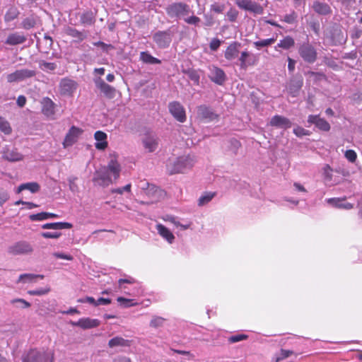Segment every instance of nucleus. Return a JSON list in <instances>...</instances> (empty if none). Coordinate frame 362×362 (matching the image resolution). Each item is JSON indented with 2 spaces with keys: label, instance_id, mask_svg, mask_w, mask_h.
<instances>
[{
  "label": "nucleus",
  "instance_id": "obj_1",
  "mask_svg": "<svg viewBox=\"0 0 362 362\" xmlns=\"http://www.w3.org/2000/svg\"><path fill=\"white\" fill-rule=\"evenodd\" d=\"M167 15L171 18L183 19L192 12L188 4L178 1L169 4L165 8Z\"/></svg>",
  "mask_w": 362,
  "mask_h": 362
},
{
  "label": "nucleus",
  "instance_id": "obj_2",
  "mask_svg": "<svg viewBox=\"0 0 362 362\" xmlns=\"http://www.w3.org/2000/svg\"><path fill=\"white\" fill-rule=\"evenodd\" d=\"M298 54L304 62L309 64H313L317 59V50L309 42H303L299 46Z\"/></svg>",
  "mask_w": 362,
  "mask_h": 362
},
{
  "label": "nucleus",
  "instance_id": "obj_3",
  "mask_svg": "<svg viewBox=\"0 0 362 362\" xmlns=\"http://www.w3.org/2000/svg\"><path fill=\"white\" fill-rule=\"evenodd\" d=\"M33 252L32 245L25 240H20L8 248V252L13 255H30Z\"/></svg>",
  "mask_w": 362,
  "mask_h": 362
},
{
  "label": "nucleus",
  "instance_id": "obj_4",
  "mask_svg": "<svg viewBox=\"0 0 362 362\" xmlns=\"http://www.w3.org/2000/svg\"><path fill=\"white\" fill-rule=\"evenodd\" d=\"M237 6L243 10L249 11L254 15H262L264 8L259 4L252 0H235Z\"/></svg>",
  "mask_w": 362,
  "mask_h": 362
},
{
  "label": "nucleus",
  "instance_id": "obj_5",
  "mask_svg": "<svg viewBox=\"0 0 362 362\" xmlns=\"http://www.w3.org/2000/svg\"><path fill=\"white\" fill-rule=\"evenodd\" d=\"M153 40L160 48L169 47L172 41V34L170 30L158 31L153 35Z\"/></svg>",
  "mask_w": 362,
  "mask_h": 362
},
{
  "label": "nucleus",
  "instance_id": "obj_6",
  "mask_svg": "<svg viewBox=\"0 0 362 362\" xmlns=\"http://www.w3.org/2000/svg\"><path fill=\"white\" fill-rule=\"evenodd\" d=\"M36 75V71L27 69L16 70V71L9 74L6 76L8 83H14L23 81L26 78H32Z\"/></svg>",
  "mask_w": 362,
  "mask_h": 362
},
{
  "label": "nucleus",
  "instance_id": "obj_7",
  "mask_svg": "<svg viewBox=\"0 0 362 362\" xmlns=\"http://www.w3.org/2000/svg\"><path fill=\"white\" fill-rule=\"evenodd\" d=\"M77 87L78 83L75 81L64 78L59 83V92L62 95L72 96Z\"/></svg>",
  "mask_w": 362,
  "mask_h": 362
},
{
  "label": "nucleus",
  "instance_id": "obj_8",
  "mask_svg": "<svg viewBox=\"0 0 362 362\" xmlns=\"http://www.w3.org/2000/svg\"><path fill=\"white\" fill-rule=\"evenodd\" d=\"M83 130L76 126H72L66 133L64 139L63 141L62 145L64 148H66L69 146H71L74 144L79 136L82 134Z\"/></svg>",
  "mask_w": 362,
  "mask_h": 362
},
{
  "label": "nucleus",
  "instance_id": "obj_9",
  "mask_svg": "<svg viewBox=\"0 0 362 362\" xmlns=\"http://www.w3.org/2000/svg\"><path fill=\"white\" fill-rule=\"evenodd\" d=\"M169 111L174 118L180 122L186 121V113L184 107L177 101L170 103L168 105Z\"/></svg>",
  "mask_w": 362,
  "mask_h": 362
},
{
  "label": "nucleus",
  "instance_id": "obj_10",
  "mask_svg": "<svg viewBox=\"0 0 362 362\" xmlns=\"http://www.w3.org/2000/svg\"><path fill=\"white\" fill-rule=\"evenodd\" d=\"M2 158L8 162H18L23 160V155L16 148L5 146L2 151Z\"/></svg>",
  "mask_w": 362,
  "mask_h": 362
},
{
  "label": "nucleus",
  "instance_id": "obj_11",
  "mask_svg": "<svg viewBox=\"0 0 362 362\" xmlns=\"http://www.w3.org/2000/svg\"><path fill=\"white\" fill-rule=\"evenodd\" d=\"M110 160L106 167L107 172L112 174L114 180H117L119 177L121 166L117 161V156L116 154H110Z\"/></svg>",
  "mask_w": 362,
  "mask_h": 362
},
{
  "label": "nucleus",
  "instance_id": "obj_12",
  "mask_svg": "<svg viewBox=\"0 0 362 362\" xmlns=\"http://www.w3.org/2000/svg\"><path fill=\"white\" fill-rule=\"evenodd\" d=\"M198 117L206 122H211L218 118V115L214 112L209 107L202 105L197 107Z\"/></svg>",
  "mask_w": 362,
  "mask_h": 362
},
{
  "label": "nucleus",
  "instance_id": "obj_13",
  "mask_svg": "<svg viewBox=\"0 0 362 362\" xmlns=\"http://www.w3.org/2000/svg\"><path fill=\"white\" fill-rule=\"evenodd\" d=\"M95 83L96 87L104 94L106 98L112 99L115 96V88L106 83L101 78L95 79Z\"/></svg>",
  "mask_w": 362,
  "mask_h": 362
},
{
  "label": "nucleus",
  "instance_id": "obj_14",
  "mask_svg": "<svg viewBox=\"0 0 362 362\" xmlns=\"http://www.w3.org/2000/svg\"><path fill=\"white\" fill-rule=\"evenodd\" d=\"M308 122L315 124L317 128L323 132H329L331 128L329 122L324 118L320 117L319 115H309Z\"/></svg>",
  "mask_w": 362,
  "mask_h": 362
},
{
  "label": "nucleus",
  "instance_id": "obj_15",
  "mask_svg": "<svg viewBox=\"0 0 362 362\" xmlns=\"http://www.w3.org/2000/svg\"><path fill=\"white\" fill-rule=\"evenodd\" d=\"M64 33L66 35L74 39L75 42H81L87 37V33L85 30L81 31L71 26H66L64 28Z\"/></svg>",
  "mask_w": 362,
  "mask_h": 362
},
{
  "label": "nucleus",
  "instance_id": "obj_16",
  "mask_svg": "<svg viewBox=\"0 0 362 362\" xmlns=\"http://www.w3.org/2000/svg\"><path fill=\"white\" fill-rule=\"evenodd\" d=\"M239 62L240 69H246L248 66H254L257 59L255 55L250 54L247 51H244L241 52Z\"/></svg>",
  "mask_w": 362,
  "mask_h": 362
},
{
  "label": "nucleus",
  "instance_id": "obj_17",
  "mask_svg": "<svg viewBox=\"0 0 362 362\" xmlns=\"http://www.w3.org/2000/svg\"><path fill=\"white\" fill-rule=\"evenodd\" d=\"M42 112L47 117H53L55 114V103L48 97L43 98L41 101Z\"/></svg>",
  "mask_w": 362,
  "mask_h": 362
},
{
  "label": "nucleus",
  "instance_id": "obj_18",
  "mask_svg": "<svg viewBox=\"0 0 362 362\" xmlns=\"http://www.w3.org/2000/svg\"><path fill=\"white\" fill-rule=\"evenodd\" d=\"M269 125L282 129H288L291 127V122L286 117L281 115H274L269 122Z\"/></svg>",
  "mask_w": 362,
  "mask_h": 362
},
{
  "label": "nucleus",
  "instance_id": "obj_19",
  "mask_svg": "<svg viewBox=\"0 0 362 362\" xmlns=\"http://www.w3.org/2000/svg\"><path fill=\"white\" fill-rule=\"evenodd\" d=\"M74 326L79 327L83 329L97 327L100 325V321L97 319L84 317L79 319L77 322L71 323Z\"/></svg>",
  "mask_w": 362,
  "mask_h": 362
},
{
  "label": "nucleus",
  "instance_id": "obj_20",
  "mask_svg": "<svg viewBox=\"0 0 362 362\" xmlns=\"http://www.w3.org/2000/svg\"><path fill=\"white\" fill-rule=\"evenodd\" d=\"M312 8L317 14L320 16H328L332 13V10L328 4L320 1H315Z\"/></svg>",
  "mask_w": 362,
  "mask_h": 362
},
{
  "label": "nucleus",
  "instance_id": "obj_21",
  "mask_svg": "<svg viewBox=\"0 0 362 362\" xmlns=\"http://www.w3.org/2000/svg\"><path fill=\"white\" fill-rule=\"evenodd\" d=\"M45 354L36 349H30L23 358V362H42Z\"/></svg>",
  "mask_w": 362,
  "mask_h": 362
},
{
  "label": "nucleus",
  "instance_id": "obj_22",
  "mask_svg": "<svg viewBox=\"0 0 362 362\" xmlns=\"http://www.w3.org/2000/svg\"><path fill=\"white\" fill-rule=\"evenodd\" d=\"M327 203L332 206L346 210H349L354 208V204L346 202V197L342 198H330L327 199Z\"/></svg>",
  "mask_w": 362,
  "mask_h": 362
},
{
  "label": "nucleus",
  "instance_id": "obj_23",
  "mask_svg": "<svg viewBox=\"0 0 362 362\" xmlns=\"http://www.w3.org/2000/svg\"><path fill=\"white\" fill-rule=\"evenodd\" d=\"M95 139L98 141L95 144V147L98 150H105L108 145L107 141V134L102 131H97L94 134Z\"/></svg>",
  "mask_w": 362,
  "mask_h": 362
},
{
  "label": "nucleus",
  "instance_id": "obj_24",
  "mask_svg": "<svg viewBox=\"0 0 362 362\" xmlns=\"http://www.w3.org/2000/svg\"><path fill=\"white\" fill-rule=\"evenodd\" d=\"M240 43L238 42H233L230 44L225 52H224V57L228 60H233L235 58H236L239 54V47Z\"/></svg>",
  "mask_w": 362,
  "mask_h": 362
},
{
  "label": "nucleus",
  "instance_id": "obj_25",
  "mask_svg": "<svg viewBox=\"0 0 362 362\" xmlns=\"http://www.w3.org/2000/svg\"><path fill=\"white\" fill-rule=\"evenodd\" d=\"M212 76L211 79L214 83L222 85L226 81V74L224 71L218 67H214L211 70Z\"/></svg>",
  "mask_w": 362,
  "mask_h": 362
},
{
  "label": "nucleus",
  "instance_id": "obj_26",
  "mask_svg": "<svg viewBox=\"0 0 362 362\" xmlns=\"http://www.w3.org/2000/svg\"><path fill=\"white\" fill-rule=\"evenodd\" d=\"M73 227L71 223L68 222H55V223H47L42 226L43 229H52V230H62V229H70Z\"/></svg>",
  "mask_w": 362,
  "mask_h": 362
},
{
  "label": "nucleus",
  "instance_id": "obj_27",
  "mask_svg": "<svg viewBox=\"0 0 362 362\" xmlns=\"http://www.w3.org/2000/svg\"><path fill=\"white\" fill-rule=\"evenodd\" d=\"M156 228L159 235L165 239L169 243H172L173 242L175 236L168 228L159 223L156 226Z\"/></svg>",
  "mask_w": 362,
  "mask_h": 362
},
{
  "label": "nucleus",
  "instance_id": "obj_28",
  "mask_svg": "<svg viewBox=\"0 0 362 362\" xmlns=\"http://www.w3.org/2000/svg\"><path fill=\"white\" fill-rule=\"evenodd\" d=\"M25 41H26V37L24 35H20L18 33H14L10 34L8 36V37L6 40V44L10 45H19V44H23Z\"/></svg>",
  "mask_w": 362,
  "mask_h": 362
},
{
  "label": "nucleus",
  "instance_id": "obj_29",
  "mask_svg": "<svg viewBox=\"0 0 362 362\" xmlns=\"http://www.w3.org/2000/svg\"><path fill=\"white\" fill-rule=\"evenodd\" d=\"M40 189V186L37 182H27L20 185L17 189L16 193L19 194L23 190L27 189L31 192L32 193H36Z\"/></svg>",
  "mask_w": 362,
  "mask_h": 362
},
{
  "label": "nucleus",
  "instance_id": "obj_30",
  "mask_svg": "<svg viewBox=\"0 0 362 362\" xmlns=\"http://www.w3.org/2000/svg\"><path fill=\"white\" fill-rule=\"evenodd\" d=\"M143 144L148 152H153L158 147V139L153 136H147L143 140Z\"/></svg>",
  "mask_w": 362,
  "mask_h": 362
},
{
  "label": "nucleus",
  "instance_id": "obj_31",
  "mask_svg": "<svg viewBox=\"0 0 362 362\" xmlns=\"http://www.w3.org/2000/svg\"><path fill=\"white\" fill-rule=\"evenodd\" d=\"M131 345V341L124 339L121 337H115L108 341V346L110 348H114L117 346H129Z\"/></svg>",
  "mask_w": 362,
  "mask_h": 362
},
{
  "label": "nucleus",
  "instance_id": "obj_32",
  "mask_svg": "<svg viewBox=\"0 0 362 362\" xmlns=\"http://www.w3.org/2000/svg\"><path fill=\"white\" fill-rule=\"evenodd\" d=\"M80 22L83 25H91L95 23V19L93 13L91 11H87L83 13L80 17Z\"/></svg>",
  "mask_w": 362,
  "mask_h": 362
},
{
  "label": "nucleus",
  "instance_id": "obj_33",
  "mask_svg": "<svg viewBox=\"0 0 362 362\" xmlns=\"http://www.w3.org/2000/svg\"><path fill=\"white\" fill-rule=\"evenodd\" d=\"M140 60L148 64H160L161 61L154 57L148 52H141L140 53Z\"/></svg>",
  "mask_w": 362,
  "mask_h": 362
},
{
  "label": "nucleus",
  "instance_id": "obj_34",
  "mask_svg": "<svg viewBox=\"0 0 362 362\" xmlns=\"http://www.w3.org/2000/svg\"><path fill=\"white\" fill-rule=\"evenodd\" d=\"M294 45H295L294 39L292 37L288 35L279 41V42L275 47V49H276L279 47V48H282L284 49H288L293 47Z\"/></svg>",
  "mask_w": 362,
  "mask_h": 362
},
{
  "label": "nucleus",
  "instance_id": "obj_35",
  "mask_svg": "<svg viewBox=\"0 0 362 362\" xmlns=\"http://www.w3.org/2000/svg\"><path fill=\"white\" fill-rule=\"evenodd\" d=\"M44 275L42 274H23L19 276L18 283L19 282H32L35 279L40 278L41 279H44Z\"/></svg>",
  "mask_w": 362,
  "mask_h": 362
},
{
  "label": "nucleus",
  "instance_id": "obj_36",
  "mask_svg": "<svg viewBox=\"0 0 362 362\" xmlns=\"http://www.w3.org/2000/svg\"><path fill=\"white\" fill-rule=\"evenodd\" d=\"M216 192H206L198 199V205L199 206L208 204L216 196Z\"/></svg>",
  "mask_w": 362,
  "mask_h": 362
},
{
  "label": "nucleus",
  "instance_id": "obj_37",
  "mask_svg": "<svg viewBox=\"0 0 362 362\" xmlns=\"http://www.w3.org/2000/svg\"><path fill=\"white\" fill-rule=\"evenodd\" d=\"M37 24L36 17L30 16L24 18L21 23L22 27L25 30H30L34 28Z\"/></svg>",
  "mask_w": 362,
  "mask_h": 362
},
{
  "label": "nucleus",
  "instance_id": "obj_38",
  "mask_svg": "<svg viewBox=\"0 0 362 362\" xmlns=\"http://www.w3.org/2000/svg\"><path fill=\"white\" fill-rule=\"evenodd\" d=\"M0 131L6 135H9L12 132L10 123L3 117H0Z\"/></svg>",
  "mask_w": 362,
  "mask_h": 362
},
{
  "label": "nucleus",
  "instance_id": "obj_39",
  "mask_svg": "<svg viewBox=\"0 0 362 362\" xmlns=\"http://www.w3.org/2000/svg\"><path fill=\"white\" fill-rule=\"evenodd\" d=\"M141 188L145 191L146 194L149 197L153 196V194L158 192L160 190L159 188L156 185L149 184L148 182L144 183Z\"/></svg>",
  "mask_w": 362,
  "mask_h": 362
},
{
  "label": "nucleus",
  "instance_id": "obj_40",
  "mask_svg": "<svg viewBox=\"0 0 362 362\" xmlns=\"http://www.w3.org/2000/svg\"><path fill=\"white\" fill-rule=\"evenodd\" d=\"M19 12L16 8H9L4 16V21L10 22L16 19L18 16Z\"/></svg>",
  "mask_w": 362,
  "mask_h": 362
},
{
  "label": "nucleus",
  "instance_id": "obj_41",
  "mask_svg": "<svg viewBox=\"0 0 362 362\" xmlns=\"http://www.w3.org/2000/svg\"><path fill=\"white\" fill-rule=\"evenodd\" d=\"M117 300L120 305L124 308H129L138 305V303H134L132 299H128L124 297H118Z\"/></svg>",
  "mask_w": 362,
  "mask_h": 362
},
{
  "label": "nucleus",
  "instance_id": "obj_42",
  "mask_svg": "<svg viewBox=\"0 0 362 362\" xmlns=\"http://www.w3.org/2000/svg\"><path fill=\"white\" fill-rule=\"evenodd\" d=\"M238 11L233 7H231L226 13L228 20L231 23L235 22L238 19Z\"/></svg>",
  "mask_w": 362,
  "mask_h": 362
},
{
  "label": "nucleus",
  "instance_id": "obj_43",
  "mask_svg": "<svg viewBox=\"0 0 362 362\" xmlns=\"http://www.w3.org/2000/svg\"><path fill=\"white\" fill-rule=\"evenodd\" d=\"M275 41V38H268L262 40L256 41L254 42V45L257 48L267 47L273 44Z\"/></svg>",
  "mask_w": 362,
  "mask_h": 362
},
{
  "label": "nucleus",
  "instance_id": "obj_44",
  "mask_svg": "<svg viewBox=\"0 0 362 362\" xmlns=\"http://www.w3.org/2000/svg\"><path fill=\"white\" fill-rule=\"evenodd\" d=\"M10 199L9 193L4 188L0 187V207L6 203Z\"/></svg>",
  "mask_w": 362,
  "mask_h": 362
},
{
  "label": "nucleus",
  "instance_id": "obj_45",
  "mask_svg": "<svg viewBox=\"0 0 362 362\" xmlns=\"http://www.w3.org/2000/svg\"><path fill=\"white\" fill-rule=\"evenodd\" d=\"M50 291L49 287L42 288L37 290H30L28 291V293L30 296H42L48 293Z\"/></svg>",
  "mask_w": 362,
  "mask_h": 362
},
{
  "label": "nucleus",
  "instance_id": "obj_46",
  "mask_svg": "<svg viewBox=\"0 0 362 362\" xmlns=\"http://www.w3.org/2000/svg\"><path fill=\"white\" fill-rule=\"evenodd\" d=\"M248 339V335L245 334H240L236 335H233L228 338V341L230 344L236 343L240 341L246 340Z\"/></svg>",
  "mask_w": 362,
  "mask_h": 362
},
{
  "label": "nucleus",
  "instance_id": "obj_47",
  "mask_svg": "<svg viewBox=\"0 0 362 362\" xmlns=\"http://www.w3.org/2000/svg\"><path fill=\"white\" fill-rule=\"evenodd\" d=\"M303 86V81H299L296 82V84H293L290 86L289 92L292 95L293 97H296L297 95L298 92L300 90Z\"/></svg>",
  "mask_w": 362,
  "mask_h": 362
},
{
  "label": "nucleus",
  "instance_id": "obj_48",
  "mask_svg": "<svg viewBox=\"0 0 362 362\" xmlns=\"http://www.w3.org/2000/svg\"><path fill=\"white\" fill-rule=\"evenodd\" d=\"M297 20V14L295 11H292L288 14H286L284 17V21L288 24H293L296 22Z\"/></svg>",
  "mask_w": 362,
  "mask_h": 362
},
{
  "label": "nucleus",
  "instance_id": "obj_49",
  "mask_svg": "<svg viewBox=\"0 0 362 362\" xmlns=\"http://www.w3.org/2000/svg\"><path fill=\"white\" fill-rule=\"evenodd\" d=\"M323 176L326 182H329L332 179V169L329 165L323 168Z\"/></svg>",
  "mask_w": 362,
  "mask_h": 362
},
{
  "label": "nucleus",
  "instance_id": "obj_50",
  "mask_svg": "<svg viewBox=\"0 0 362 362\" xmlns=\"http://www.w3.org/2000/svg\"><path fill=\"white\" fill-rule=\"evenodd\" d=\"M184 21L189 25H197L200 22L201 19L196 16H186L183 18Z\"/></svg>",
  "mask_w": 362,
  "mask_h": 362
},
{
  "label": "nucleus",
  "instance_id": "obj_51",
  "mask_svg": "<svg viewBox=\"0 0 362 362\" xmlns=\"http://www.w3.org/2000/svg\"><path fill=\"white\" fill-rule=\"evenodd\" d=\"M46 212H40L35 214L30 215L29 218L33 221H40L47 219Z\"/></svg>",
  "mask_w": 362,
  "mask_h": 362
},
{
  "label": "nucleus",
  "instance_id": "obj_52",
  "mask_svg": "<svg viewBox=\"0 0 362 362\" xmlns=\"http://www.w3.org/2000/svg\"><path fill=\"white\" fill-rule=\"evenodd\" d=\"M344 156L351 163H354L357 158V154L354 150L346 151Z\"/></svg>",
  "mask_w": 362,
  "mask_h": 362
},
{
  "label": "nucleus",
  "instance_id": "obj_53",
  "mask_svg": "<svg viewBox=\"0 0 362 362\" xmlns=\"http://www.w3.org/2000/svg\"><path fill=\"white\" fill-rule=\"evenodd\" d=\"M165 319L161 317H154L150 322V326L153 327H158L162 326Z\"/></svg>",
  "mask_w": 362,
  "mask_h": 362
},
{
  "label": "nucleus",
  "instance_id": "obj_54",
  "mask_svg": "<svg viewBox=\"0 0 362 362\" xmlns=\"http://www.w3.org/2000/svg\"><path fill=\"white\" fill-rule=\"evenodd\" d=\"M225 10V5L214 3L211 5V11L216 13H221Z\"/></svg>",
  "mask_w": 362,
  "mask_h": 362
},
{
  "label": "nucleus",
  "instance_id": "obj_55",
  "mask_svg": "<svg viewBox=\"0 0 362 362\" xmlns=\"http://www.w3.org/2000/svg\"><path fill=\"white\" fill-rule=\"evenodd\" d=\"M77 177H71L69 178V189L73 192H77L78 191V187L76 184Z\"/></svg>",
  "mask_w": 362,
  "mask_h": 362
},
{
  "label": "nucleus",
  "instance_id": "obj_56",
  "mask_svg": "<svg viewBox=\"0 0 362 362\" xmlns=\"http://www.w3.org/2000/svg\"><path fill=\"white\" fill-rule=\"evenodd\" d=\"M293 354L292 351L281 349L280 356H278L276 359V362H279L281 360H284Z\"/></svg>",
  "mask_w": 362,
  "mask_h": 362
},
{
  "label": "nucleus",
  "instance_id": "obj_57",
  "mask_svg": "<svg viewBox=\"0 0 362 362\" xmlns=\"http://www.w3.org/2000/svg\"><path fill=\"white\" fill-rule=\"evenodd\" d=\"M136 282V281L135 280V279H134L133 277H131V276H129L127 279H119L118 280L119 288L120 289H122L123 284H134Z\"/></svg>",
  "mask_w": 362,
  "mask_h": 362
},
{
  "label": "nucleus",
  "instance_id": "obj_58",
  "mask_svg": "<svg viewBox=\"0 0 362 362\" xmlns=\"http://www.w3.org/2000/svg\"><path fill=\"white\" fill-rule=\"evenodd\" d=\"M293 133L298 137L310 134L309 131L300 127L293 129Z\"/></svg>",
  "mask_w": 362,
  "mask_h": 362
},
{
  "label": "nucleus",
  "instance_id": "obj_59",
  "mask_svg": "<svg viewBox=\"0 0 362 362\" xmlns=\"http://www.w3.org/2000/svg\"><path fill=\"white\" fill-rule=\"evenodd\" d=\"M62 235L61 233H50V232H43L41 233V236L45 238H52L57 239L59 238Z\"/></svg>",
  "mask_w": 362,
  "mask_h": 362
},
{
  "label": "nucleus",
  "instance_id": "obj_60",
  "mask_svg": "<svg viewBox=\"0 0 362 362\" xmlns=\"http://www.w3.org/2000/svg\"><path fill=\"white\" fill-rule=\"evenodd\" d=\"M131 187H132L131 184H127L123 187H119V188H116V189H112V192L119 194H122L124 191H126L127 192H130Z\"/></svg>",
  "mask_w": 362,
  "mask_h": 362
},
{
  "label": "nucleus",
  "instance_id": "obj_61",
  "mask_svg": "<svg viewBox=\"0 0 362 362\" xmlns=\"http://www.w3.org/2000/svg\"><path fill=\"white\" fill-rule=\"evenodd\" d=\"M221 40L218 38H213L209 44V47L212 51H216L221 45Z\"/></svg>",
  "mask_w": 362,
  "mask_h": 362
},
{
  "label": "nucleus",
  "instance_id": "obj_62",
  "mask_svg": "<svg viewBox=\"0 0 362 362\" xmlns=\"http://www.w3.org/2000/svg\"><path fill=\"white\" fill-rule=\"evenodd\" d=\"M40 66L42 69H47L50 71H53L56 69L57 66L54 63L52 62H47L45 61H42L40 64Z\"/></svg>",
  "mask_w": 362,
  "mask_h": 362
},
{
  "label": "nucleus",
  "instance_id": "obj_63",
  "mask_svg": "<svg viewBox=\"0 0 362 362\" xmlns=\"http://www.w3.org/2000/svg\"><path fill=\"white\" fill-rule=\"evenodd\" d=\"M353 39H359L362 37V30L358 27H354L351 35Z\"/></svg>",
  "mask_w": 362,
  "mask_h": 362
},
{
  "label": "nucleus",
  "instance_id": "obj_64",
  "mask_svg": "<svg viewBox=\"0 0 362 362\" xmlns=\"http://www.w3.org/2000/svg\"><path fill=\"white\" fill-rule=\"evenodd\" d=\"M189 78L193 81L195 83L199 84V75L194 70L189 71L188 72Z\"/></svg>",
  "mask_w": 362,
  "mask_h": 362
}]
</instances>
